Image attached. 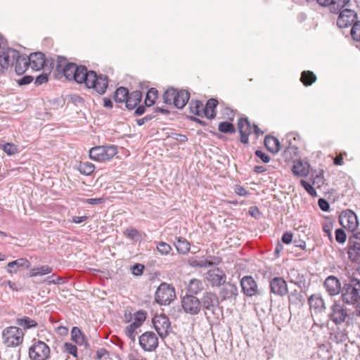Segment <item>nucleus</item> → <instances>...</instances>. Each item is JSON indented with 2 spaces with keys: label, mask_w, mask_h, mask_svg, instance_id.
Listing matches in <instances>:
<instances>
[{
  "label": "nucleus",
  "mask_w": 360,
  "mask_h": 360,
  "mask_svg": "<svg viewBox=\"0 0 360 360\" xmlns=\"http://www.w3.org/2000/svg\"><path fill=\"white\" fill-rule=\"evenodd\" d=\"M56 70L63 72L68 80L84 84L88 89H92L99 95L105 94L108 86V77L105 75H98L94 70H89L86 66H78L74 63H68L63 56H58Z\"/></svg>",
  "instance_id": "nucleus-1"
},
{
  "label": "nucleus",
  "mask_w": 360,
  "mask_h": 360,
  "mask_svg": "<svg viewBox=\"0 0 360 360\" xmlns=\"http://www.w3.org/2000/svg\"><path fill=\"white\" fill-rule=\"evenodd\" d=\"M341 279L343 284L341 295L342 302L349 304L360 299V278L357 274L349 273Z\"/></svg>",
  "instance_id": "nucleus-2"
},
{
  "label": "nucleus",
  "mask_w": 360,
  "mask_h": 360,
  "mask_svg": "<svg viewBox=\"0 0 360 360\" xmlns=\"http://www.w3.org/2000/svg\"><path fill=\"white\" fill-rule=\"evenodd\" d=\"M354 313L347 308L344 303L335 302L330 307L328 319L335 325L352 323Z\"/></svg>",
  "instance_id": "nucleus-3"
},
{
  "label": "nucleus",
  "mask_w": 360,
  "mask_h": 360,
  "mask_svg": "<svg viewBox=\"0 0 360 360\" xmlns=\"http://www.w3.org/2000/svg\"><path fill=\"white\" fill-rule=\"evenodd\" d=\"M117 153V148L115 145L98 146L89 150V158L98 162H103L112 159Z\"/></svg>",
  "instance_id": "nucleus-4"
},
{
  "label": "nucleus",
  "mask_w": 360,
  "mask_h": 360,
  "mask_svg": "<svg viewBox=\"0 0 360 360\" xmlns=\"http://www.w3.org/2000/svg\"><path fill=\"white\" fill-rule=\"evenodd\" d=\"M24 333L22 330L15 326L6 328L2 332L4 343L8 347H16L23 341Z\"/></svg>",
  "instance_id": "nucleus-5"
},
{
  "label": "nucleus",
  "mask_w": 360,
  "mask_h": 360,
  "mask_svg": "<svg viewBox=\"0 0 360 360\" xmlns=\"http://www.w3.org/2000/svg\"><path fill=\"white\" fill-rule=\"evenodd\" d=\"M175 297L174 288L171 285L162 283L155 292V300L160 305H169Z\"/></svg>",
  "instance_id": "nucleus-6"
},
{
  "label": "nucleus",
  "mask_w": 360,
  "mask_h": 360,
  "mask_svg": "<svg viewBox=\"0 0 360 360\" xmlns=\"http://www.w3.org/2000/svg\"><path fill=\"white\" fill-rule=\"evenodd\" d=\"M201 310L207 315V311H210L212 314H216L219 309V300L216 293L211 291L203 292L200 299H199Z\"/></svg>",
  "instance_id": "nucleus-7"
},
{
  "label": "nucleus",
  "mask_w": 360,
  "mask_h": 360,
  "mask_svg": "<svg viewBox=\"0 0 360 360\" xmlns=\"http://www.w3.org/2000/svg\"><path fill=\"white\" fill-rule=\"evenodd\" d=\"M181 304L183 311L187 314L195 316L201 311L199 298L193 295L182 296Z\"/></svg>",
  "instance_id": "nucleus-8"
},
{
  "label": "nucleus",
  "mask_w": 360,
  "mask_h": 360,
  "mask_svg": "<svg viewBox=\"0 0 360 360\" xmlns=\"http://www.w3.org/2000/svg\"><path fill=\"white\" fill-rule=\"evenodd\" d=\"M32 360H46L50 356V348L43 341H36L29 349Z\"/></svg>",
  "instance_id": "nucleus-9"
},
{
  "label": "nucleus",
  "mask_w": 360,
  "mask_h": 360,
  "mask_svg": "<svg viewBox=\"0 0 360 360\" xmlns=\"http://www.w3.org/2000/svg\"><path fill=\"white\" fill-rule=\"evenodd\" d=\"M153 324L161 338L163 339L169 335L171 323L165 314H156L153 318Z\"/></svg>",
  "instance_id": "nucleus-10"
},
{
  "label": "nucleus",
  "mask_w": 360,
  "mask_h": 360,
  "mask_svg": "<svg viewBox=\"0 0 360 360\" xmlns=\"http://www.w3.org/2000/svg\"><path fill=\"white\" fill-rule=\"evenodd\" d=\"M347 254L352 262L360 261V231L354 233L349 237Z\"/></svg>",
  "instance_id": "nucleus-11"
},
{
  "label": "nucleus",
  "mask_w": 360,
  "mask_h": 360,
  "mask_svg": "<svg viewBox=\"0 0 360 360\" xmlns=\"http://www.w3.org/2000/svg\"><path fill=\"white\" fill-rule=\"evenodd\" d=\"M20 56L19 51L15 49H3L0 51V65L3 68H7L9 65L13 66Z\"/></svg>",
  "instance_id": "nucleus-12"
},
{
  "label": "nucleus",
  "mask_w": 360,
  "mask_h": 360,
  "mask_svg": "<svg viewBox=\"0 0 360 360\" xmlns=\"http://www.w3.org/2000/svg\"><path fill=\"white\" fill-rule=\"evenodd\" d=\"M139 345L146 352H153L158 347V338L152 331L143 333L139 337Z\"/></svg>",
  "instance_id": "nucleus-13"
},
{
  "label": "nucleus",
  "mask_w": 360,
  "mask_h": 360,
  "mask_svg": "<svg viewBox=\"0 0 360 360\" xmlns=\"http://www.w3.org/2000/svg\"><path fill=\"white\" fill-rule=\"evenodd\" d=\"M205 278L212 287H219L225 283L226 275L222 269L214 267L205 274Z\"/></svg>",
  "instance_id": "nucleus-14"
},
{
  "label": "nucleus",
  "mask_w": 360,
  "mask_h": 360,
  "mask_svg": "<svg viewBox=\"0 0 360 360\" xmlns=\"http://www.w3.org/2000/svg\"><path fill=\"white\" fill-rule=\"evenodd\" d=\"M270 292L276 296L284 297L288 293L286 281L282 277L276 276L269 281Z\"/></svg>",
  "instance_id": "nucleus-15"
},
{
  "label": "nucleus",
  "mask_w": 360,
  "mask_h": 360,
  "mask_svg": "<svg viewBox=\"0 0 360 360\" xmlns=\"http://www.w3.org/2000/svg\"><path fill=\"white\" fill-rule=\"evenodd\" d=\"M357 21V13L351 9H344L340 12L337 20V25L340 28L352 26Z\"/></svg>",
  "instance_id": "nucleus-16"
},
{
  "label": "nucleus",
  "mask_w": 360,
  "mask_h": 360,
  "mask_svg": "<svg viewBox=\"0 0 360 360\" xmlns=\"http://www.w3.org/2000/svg\"><path fill=\"white\" fill-rule=\"evenodd\" d=\"M240 284L243 292L248 297H252L259 294L257 285L255 279L251 276H243Z\"/></svg>",
  "instance_id": "nucleus-17"
},
{
  "label": "nucleus",
  "mask_w": 360,
  "mask_h": 360,
  "mask_svg": "<svg viewBox=\"0 0 360 360\" xmlns=\"http://www.w3.org/2000/svg\"><path fill=\"white\" fill-rule=\"evenodd\" d=\"M353 325L352 323H345L337 328L336 330L331 334V340L336 343H342L349 339V333L352 331Z\"/></svg>",
  "instance_id": "nucleus-18"
},
{
  "label": "nucleus",
  "mask_w": 360,
  "mask_h": 360,
  "mask_svg": "<svg viewBox=\"0 0 360 360\" xmlns=\"http://www.w3.org/2000/svg\"><path fill=\"white\" fill-rule=\"evenodd\" d=\"M340 216V222L343 227L353 231L358 226L357 217L354 212L346 210L342 212Z\"/></svg>",
  "instance_id": "nucleus-19"
},
{
  "label": "nucleus",
  "mask_w": 360,
  "mask_h": 360,
  "mask_svg": "<svg viewBox=\"0 0 360 360\" xmlns=\"http://www.w3.org/2000/svg\"><path fill=\"white\" fill-rule=\"evenodd\" d=\"M326 290L330 296H335L339 293L342 294L340 281L334 276H328L323 283Z\"/></svg>",
  "instance_id": "nucleus-20"
},
{
  "label": "nucleus",
  "mask_w": 360,
  "mask_h": 360,
  "mask_svg": "<svg viewBox=\"0 0 360 360\" xmlns=\"http://www.w3.org/2000/svg\"><path fill=\"white\" fill-rule=\"evenodd\" d=\"M308 304L311 311L315 314L324 312L326 307L322 296L319 293L312 294L308 298Z\"/></svg>",
  "instance_id": "nucleus-21"
},
{
  "label": "nucleus",
  "mask_w": 360,
  "mask_h": 360,
  "mask_svg": "<svg viewBox=\"0 0 360 360\" xmlns=\"http://www.w3.org/2000/svg\"><path fill=\"white\" fill-rule=\"evenodd\" d=\"M29 65L34 70H40L44 68L46 58L45 55L41 52L32 53L27 56Z\"/></svg>",
  "instance_id": "nucleus-22"
},
{
  "label": "nucleus",
  "mask_w": 360,
  "mask_h": 360,
  "mask_svg": "<svg viewBox=\"0 0 360 360\" xmlns=\"http://www.w3.org/2000/svg\"><path fill=\"white\" fill-rule=\"evenodd\" d=\"M223 287L219 291V295L222 300H235L238 295V287L236 284L226 283L222 284Z\"/></svg>",
  "instance_id": "nucleus-23"
},
{
  "label": "nucleus",
  "mask_w": 360,
  "mask_h": 360,
  "mask_svg": "<svg viewBox=\"0 0 360 360\" xmlns=\"http://www.w3.org/2000/svg\"><path fill=\"white\" fill-rule=\"evenodd\" d=\"M238 129L240 136V142L243 143H248V136L252 133L250 122L248 118H240L238 122Z\"/></svg>",
  "instance_id": "nucleus-24"
},
{
  "label": "nucleus",
  "mask_w": 360,
  "mask_h": 360,
  "mask_svg": "<svg viewBox=\"0 0 360 360\" xmlns=\"http://www.w3.org/2000/svg\"><path fill=\"white\" fill-rule=\"evenodd\" d=\"M31 266L30 262L25 258H20L8 262L6 265V271L9 274L16 273L20 267L29 269Z\"/></svg>",
  "instance_id": "nucleus-25"
},
{
  "label": "nucleus",
  "mask_w": 360,
  "mask_h": 360,
  "mask_svg": "<svg viewBox=\"0 0 360 360\" xmlns=\"http://www.w3.org/2000/svg\"><path fill=\"white\" fill-rule=\"evenodd\" d=\"M203 289L204 285L200 280L197 278H192L186 284V295H193L194 296H196L198 294L200 293Z\"/></svg>",
  "instance_id": "nucleus-26"
},
{
  "label": "nucleus",
  "mask_w": 360,
  "mask_h": 360,
  "mask_svg": "<svg viewBox=\"0 0 360 360\" xmlns=\"http://www.w3.org/2000/svg\"><path fill=\"white\" fill-rule=\"evenodd\" d=\"M142 93L140 91H134L129 92V96L125 102V106L129 110L134 109L142 99Z\"/></svg>",
  "instance_id": "nucleus-27"
},
{
  "label": "nucleus",
  "mask_w": 360,
  "mask_h": 360,
  "mask_svg": "<svg viewBox=\"0 0 360 360\" xmlns=\"http://www.w3.org/2000/svg\"><path fill=\"white\" fill-rule=\"evenodd\" d=\"M71 339L79 346H84L85 348L89 347L86 336L82 330L77 326H74L71 330Z\"/></svg>",
  "instance_id": "nucleus-28"
},
{
  "label": "nucleus",
  "mask_w": 360,
  "mask_h": 360,
  "mask_svg": "<svg viewBox=\"0 0 360 360\" xmlns=\"http://www.w3.org/2000/svg\"><path fill=\"white\" fill-rule=\"evenodd\" d=\"M218 105V101L215 98L209 99L205 106L203 107V114L210 120L214 119L216 117V108Z\"/></svg>",
  "instance_id": "nucleus-29"
},
{
  "label": "nucleus",
  "mask_w": 360,
  "mask_h": 360,
  "mask_svg": "<svg viewBox=\"0 0 360 360\" xmlns=\"http://www.w3.org/2000/svg\"><path fill=\"white\" fill-rule=\"evenodd\" d=\"M292 171L298 177H305L309 174V165L307 162L298 161L294 165Z\"/></svg>",
  "instance_id": "nucleus-30"
},
{
  "label": "nucleus",
  "mask_w": 360,
  "mask_h": 360,
  "mask_svg": "<svg viewBox=\"0 0 360 360\" xmlns=\"http://www.w3.org/2000/svg\"><path fill=\"white\" fill-rule=\"evenodd\" d=\"M190 98V94L186 90L177 91L174 99V106L179 109L183 108L188 103Z\"/></svg>",
  "instance_id": "nucleus-31"
},
{
  "label": "nucleus",
  "mask_w": 360,
  "mask_h": 360,
  "mask_svg": "<svg viewBox=\"0 0 360 360\" xmlns=\"http://www.w3.org/2000/svg\"><path fill=\"white\" fill-rule=\"evenodd\" d=\"M264 142L267 150L273 153H278L281 148L280 141L274 136H266Z\"/></svg>",
  "instance_id": "nucleus-32"
},
{
  "label": "nucleus",
  "mask_w": 360,
  "mask_h": 360,
  "mask_svg": "<svg viewBox=\"0 0 360 360\" xmlns=\"http://www.w3.org/2000/svg\"><path fill=\"white\" fill-rule=\"evenodd\" d=\"M174 244L179 254L185 255L190 250V243L182 237H176Z\"/></svg>",
  "instance_id": "nucleus-33"
},
{
  "label": "nucleus",
  "mask_w": 360,
  "mask_h": 360,
  "mask_svg": "<svg viewBox=\"0 0 360 360\" xmlns=\"http://www.w3.org/2000/svg\"><path fill=\"white\" fill-rule=\"evenodd\" d=\"M13 66H15V71L18 75H22L29 67L27 56L21 55Z\"/></svg>",
  "instance_id": "nucleus-34"
},
{
  "label": "nucleus",
  "mask_w": 360,
  "mask_h": 360,
  "mask_svg": "<svg viewBox=\"0 0 360 360\" xmlns=\"http://www.w3.org/2000/svg\"><path fill=\"white\" fill-rule=\"evenodd\" d=\"M288 276L290 278V282L297 285L299 288H302V286L304 285V276L300 275L297 269H290Z\"/></svg>",
  "instance_id": "nucleus-35"
},
{
  "label": "nucleus",
  "mask_w": 360,
  "mask_h": 360,
  "mask_svg": "<svg viewBox=\"0 0 360 360\" xmlns=\"http://www.w3.org/2000/svg\"><path fill=\"white\" fill-rule=\"evenodd\" d=\"M288 302L290 304L299 306L304 304V299L301 292L294 290L288 295Z\"/></svg>",
  "instance_id": "nucleus-36"
},
{
  "label": "nucleus",
  "mask_w": 360,
  "mask_h": 360,
  "mask_svg": "<svg viewBox=\"0 0 360 360\" xmlns=\"http://www.w3.org/2000/svg\"><path fill=\"white\" fill-rule=\"evenodd\" d=\"M129 96V90L126 87L120 86L116 89L113 99L116 103H125Z\"/></svg>",
  "instance_id": "nucleus-37"
},
{
  "label": "nucleus",
  "mask_w": 360,
  "mask_h": 360,
  "mask_svg": "<svg viewBox=\"0 0 360 360\" xmlns=\"http://www.w3.org/2000/svg\"><path fill=\"white\" fill-rule=\"evenodd\" d=\"M16 323L24 329H30L37 326V321L28 316L17 319Z\"/></svg>",
  "instance_id": "nucleus-38"
},
{
  "label": "nucleus",
  "mask_w": 360,
  "mask_h": 360,
  "mask_svg": "<svg viewBox=\"0 0 360 360\" xmlns=\"http://www.w3.org/2000/svg\"><path fill=\"white\" fill-rule=\"evenodd\" d=\"M297 153L298 148L289 143L288 146L285 147L283 153V156L286 161H290L297 157Z\"/></svg>",
  "instance_id": "nucleus-39"
},
{
  "label": "nucleus",
  "mask_w": 360,
  "mask_h": 360,
  "mask_svg": "<svg viewBox=\"0 0 360 360\" xmlns=\"http://www.w3.org/2000/svg\"><path fill=\"white\" fill-rule=\"evenodd\" d=\"M52 271V268L48 265H44L40 267L33 268L30 270L29 276L30 277L44 276L49 274Z\"/></svg>",
  "instance_id": "nucleus-40"
},
{
  "label": "nucleus",
  "mask_w": 360,
  "mask_h": 360,
  "mask_svg": "<svg viewBox=\"0 0 360 360\" xmlns=\"http://www.w3.org/2000/svg\"><path fill=\"white\" fill-rule=\"evenodd\" d=\"M158 91L155 88H150L146 95L145 105L147 107L153 105L158 98Z\"/></svg>",
  "instance_id": "nucleus-41"
},
{
  "label": "nucleus",
  "mask_w": 360,
  "mask_h": 360,
  "mask_svg": "<svg viewBox=\"0 0 360 360\" xmlns=\"http://www.w3.org/2000/svg\"><path fill=\"white\" fill-rule=\"evenodd\" d=\"M141 326L136 323L135 321L127 326L125 328L126 335L130 338L132 341L135 340L136 335L138 333L137 329H139Z\"/></svg>",
  "instance_id": "nucleus-42"
},
{
  "label": "nucleus",
  "mask_w": 360,
  "mask_h": 360,
  "mask_svg": "<svg viewBox=\"0 0 360 360\" xmlns=\"http://www.w3.org/2000/svg\"><path fill=\"white\" fill-rule=\"evenodd\" d=\"M316 79V75L311 71H303L300 77L301 82L305 86H310L314 82H315Z\"/></svg>",
  "instance_id": "nucleus-43"
},
{
  "label": "nucleus",
  "mask_w": 360,
  "mask_h": 360,
  "mask_svg": "<svg viewBox=\"0 0 360 360\" xmlns=\"http://www.w3.org/2000/svg\"><path fill=\"white\" fill-rule=\"evenodd\" d=\"M350 0H333L330 6V11L333 13H338L349 3Z\"/></svg>",
  "instance_id": "nucleus-44"
},
{
  "label": "nucleus",
  "mask_w": 360,
  "mask_h": 360,
  "mask_svg": "<svg viewBox=\"0 0 360 360\" xmlns=\"http://www.w3.org/2000/svg\"><path fill=\"white\" fill-rule=\"evenodd\" d=\"M176 90L174 88L168 89L163 94L164 103L166 104L174 105V99L176 97Z\"/></svg>",
  "instance_id": "nucleus-45"
},
{
  "label": "nucleus",
  "mask_w": 360,
  "mask_h": 360,
  "mask_svg": "<svg viewBox=\"0 0 360 360\" xmlns=\"http://www.w3.org/2000/svg\"><path fill=\"white\" fill-rule=\"evenodd\" d=\"M218 130L224 134H233L236 131L234 125L229 122H221L218 125Z\"/></svg>",
  "instance_id": "nucleus-46"
},
{
  "label": "nucleus",
  "mask_w": 360,
  "mask_h": 360,
  "mask_svg": "<svg viewBox=\"0 0 360 360\" xmlns=\"http://www.w3.org/2000/svg\"><path fill=\"white\" fill-rule=\"evenodd\" d=\"M190 112L195 115L201 116L203 112V104L200 101L190 103Z\"/></svg>",
  "instance_id": "nucleus-47"
},
{
  "label": "nucleus",
  "mask_w": 360,
  "mask_h": 360,
  "mask_svg": "<svg viewBox=\"0 0 360 360\" xmlns=\"http://www.w3.org/2000/svg\"><path fill=\"white\" fill-rule=\"evenodd\" d=\"M189 263L193 267L206 268L212 266V262L207 259H192L189 261Z\"/></svg>",
  "instance_id": "nucleus-48"
},
{
  "label": "nucleus",
  "mask_w": 360,
  "mask_h": 360,
  "mask_svg": "<svg viewBox=\"0 0 360 360\" xmlns=\"http://www.w3.org/2000/svg\"><path fill=\"white\" fill-rule=\"evenodd\" d=\"M319 182V181H317V183ZM316 181H300L302 187L312 197H316L317 195L316 191L314 188V186L316 185Z\"/></svg>",
  "instance_id": "nucleus-49"
},
{
  "label": "nucleus",
  "mask_w": 360,
  "mask_h": 360,
  "mask_svg": "<svg viewBox=\"0 0 360 360\" xmlns=\"http://www.w3.org/2000/svg\"><path fill=\"white\" fill-rule=\"evenodd\" d=\"M95 167L91 162H82L79 165V170L81 174L89 175L94 171Z\"/></svg>",
  "instance_id": "nucleus-50"
},
{
  "label": "nucleus",
  "mask_w": 360,
  "mask_h": 360,
  "mask_svg": "<svg viewBox=\"0 0 360 360\" xmlns=\"http://www.w3.org/2000/svg\"><path fill=\"white\" fill-rule=\"evenodd\" d=\"M157 250L162 255H167L170 252L172 248L165 242H160L157 245Z\"/></svg>",
  "instance_id": "nucleus-51"
},
{
  "label": "nucleus",
  "mask_w": 360,
  "mask_h": 360,
  "mask_svg": "<svg viewBox=\"0 0 360 360\" xmlns=\"http://www.w3.org/2000/svg\"><path fill=\"white\" fill-rule=\"evenodd\" d=\"M146 312L144 310H139L134 314V321L142 326L146 319Z\"/></svg>",
  "instance_id": "nucleus-52"
},
{
  "label": "nucleus",
  "mask_w": 360,
  "mask_h": 360,
  "mask_svg": "<svg viewBox=\"0 0 360 360\" xmlns=\"http://www.w3.org/2000/svg\"><path fill=\"white\" fill-rule=\"evenodd\" d=\"M63 347L65 352L72 355L74 357L77 356V348L75 345L70 342H65Z\"/></svg>",
  "instance_id": "nucleus-53"
},
{
  "label": "nucleus",
  "mask_w": 360,
  "mask_h": 360,
  "mask_svg": "<svg viewBox=\"0 0 360 360\" xmlns=\"http://www.w3.org/2000/svg\"><path fill=\"white\" fill-rule=\"evenodd\" d=\"M4 151L8 155H14L18 152L17 146L13 143H7L3 146Z\"/></svg>",
  "instance_id": "nucleus-54"
},
{
  "label": "nucleus",
  "mask_w": 360,
  "mask_h": 360,
  "mask_svg": "<svg viewBox=\"0 0 360 360\" xmlns=\"http://www.w3.org/2000/svg\"><path fill=\"white\" fill-rule=\"evenodd\" d=\"M335 240L339 243H344L347 240V234L342 229L335 230Z\"/></svg>",
  "instance_id": "nucleus-55"
},
{
  "label": "nucleus",
  "mask_w": 360,
  "mask_h": 360,
  "mask_svg": "<svg viewBox=\"0 0 360 360\" xmlns=\"http://www.w3.org/2000/svg\"><path fill=\"white\" fill-rule=\"evenodd\" d=\"M360 33V21L357 20L352 26L350 34L353 40H356L357 34Z\"/></svg>",
  "instance_id": "nucleus-56"
},
{
  "label": "nucleus",
  "mask_w": 360,
  "mask_h": 360,
  "mask_svg": "<svg viewBox=\"0 0 360 360\" xmlns=\"http://www.w3.org/2000/svg\"><path fill=\"white\" fill-rule=\"evenodd\" d=\"M144 266L141 264H136L131 267V274L134 276H141L143 274Z\"/></svg>",
  "instance_id": "nucleus-57"
},
{
  "label": "nucleus",
  "mask_w": 360,
  "mask_h": 360,
  "mask_svg": "<svg viewBox=\"0 0 360 360\" xmlns=\"http://www.w3.org/2000/svg\"><path fill=\"white\" fill-rule=\"evenodd\" d=\"M124 233L132 240H137L139 236V231L135 229H128L125 231Z\"/></svg>",
  "instance_id": "nucleus-58"
},
{
  "label": "nucleus",
  "mask_w": 360,
  "mask_h": 360,
  "mask_svg": "<svg viewBox=\"0 0 360 360\" xmlns=\"http://www.w3.org/2000/svg\"><path fill=\"white\" fill-rule=\"evenodd\" d=\"M318 205L320 209L323 212H328L330 210V204L324 198H319L318 200Z\"/></svg>",
  "instance_id": "nucleus-59"
},
{
  "label": "nucleus",
  "mask_w": 360,
  "mask_h": 360,
  "mask_svg": "<svg viewBox=\"0 0 360 360\" xmlns=\"http://www.w3.org/2000/svg\"><path fill=\"white\" fill-rule=\"evenodd\" d=\"M48 82V75L45 73H41L36 77L34 84L37 86L41 85Z\"/></svg>",
  "instance_id": "nucleus-60"
},
{
  "label": "nucleus",
  "mask_w": 360,
  "mask_h": 360,
  "mask_svg": "<svg viewBox=\"0 0 360 360\" xmlns=\"http://www.w3.org/2000/svg\"><path fill=\"white\" fill-rule=\"evenodd\" d=\"M32 81H33V77L32 76L25 75L18 80V84L20 86L27 85V84H30Z\"/></svg>",
  "instance_id": "nucleus-61"
},
{
  "label": "nucleus",
  "mask_w": 360,
  "mask_h": 360,
  "mask_svg": "<svg viewBox=\"0 0 360 360\" xmlns=\"http://www.w3.org/2000/svg\"><path fill=\"white\" fill-rule=\"evenodd\" d=\"M292 233L290 232H285L283 234L281 240L285 244H290L292 241Z\"/></svg>",
  "instance_id": "nucleus-62"
},
{
  "label": "nucleus",
  "mask_w": 360,
  "mask_h": 360,
  "mask_svg": "<svg viewBox=\"0 0 360 360\" xmlns=\"http://www.w3.org/2000/svg\"><path fill=\"white\" fill-rule=\"evenodd\" d=\"M235 193L240 196H247L250 193L240 186H236L234 188Z\"/></svg>",
  "instance_id": "nucleus-63"
},
{
  "label": "nucleus",
  "mask_w": 360,
  "mask_h": 360,
  "mask_svg": "<svg viewBox=\"0 0 360 360\" xmlns=\"http://www.w3.org/2000/svg\"><path fill=\"white\" fill-rule=\"evenodd\" d=\"M255 155H257V157L259 158L264 162L266 163L269 162L270 160V157L262 150H256Z\"/></svg>",
  "instance_id": "nucleus-64"
}]
</instances>
